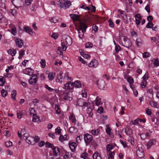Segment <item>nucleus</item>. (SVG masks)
<instances>
[{"label":"nucleus","instance_id":"42","mask_svg":"<svg viewBox=\"0 0 159 159\" xmlns=\"http://www.w3.org/2000/svg\"><path fill=\"white\" fill-rule=\"evenodd\" d=\"M93 47V44L91 43L88 42L85 44V47L86 48H90Z\"/></svg>","mask_w":159,"mask_h":159},{"label":"nucleus","instance_id":"52","mask_svg":"<svg viewBox=\"0 0 159 159\" xmlns=\"http://www.w3.org/2000/svg\"><path fill=\"white\" fill-rule=\"evenodd\" d=\"M83 138L82 135H80L78 136L76 139V141L77 143L80 142Z\"/></svg>","mask_w":159,"mask_h":159},{"label":"nucleus","instance_id":"29","mask_svg":"<svg viewBox=\"0 0 159 159\" xmlns=\"http://www.w3.org/2000/svg\"><path fill=\"white\" fill-rule=\"evenodd\" d=\"M72 155L71 153L66 152L63 156V159H68Z\"/></svg>","mask_w":159,"mask_h":159},{"label":"nucleus","instance_id":"50","mask_svg":"<svg viewBox=\"0 0 159 159\" xmlns=\"http://www.w3.org/2000/svg\"><path fill=\"white\" fill-rule=\"evenodd\" d=\"M30 115L34 116L35 115V110L33 108H30Z\"/></svg>","mask_w":159,"mask_h":159},{"label":"nucleus","instance_id":"38","mask_svg":"<svg viewBox=\"0 0 159 159\" xmlns=\"http://www.w3.org/2000/svg\"><path fill=\"white\" fill-rule=\"evenodd\" d=\"M108 153V159H114V152H111Z\"/></svg>","mask_w":159,"mask_h":159},{"label":"nucleus","instance_id":"6","mask_svg":"<svg viewBox=\"0 0 159 159\" xmlns=\"http://www.w3.org/2000/svg\"><path fill=\"white\" fill-rule=\"evenodd\" d=\"M52 149L54 156L57 157L60 155L61 150L58 147H54Z\"/></svg>","mask_w":159,"mask_h":159},{"label":"nucleus","instance_id":"36","mask_svg":"<svg viewBox=\"0 0 159 159\" xmlns=\"http://www.w3.org/2000/svg\"><path fill=\"white\" fill-rule=\"evenodd\" d=\"M153 64L155 66L157 67L159 66V60L158 58L154 59Z\"/></svg>","mask_w":159,"mask_h":159},{"label":"nucleus","instance_id":"21","mask_svg":"<svg viewBox=\"0 0 159 159\" xmlns=\"http://www.w3.org/2000/svg\"><path fill=\"white\" fill-rule=\"evenodd\" d=\"M94 102H95L96 105L97 106H99L102 104L101 99L98 96L96 97L95 100L94 101Z\"/></svg>","mask_w":159,"mask_h":159},{"label":"nucleus","instance_id":"5","mask_svg":"<svg viewBox=\"0 0 159 159\" xmlns=\"http://www.w3.org/2000/svg\"><path fill=\"white\" fill-rule=\"evenodd\" d=\"M38 77L36 75L33 74L30 79L29 80L28 82L30 84H34L37 82Z\"/></svg>","mask_w":159,"mask_h":159},{"label":"nucleus","instance_id":"25","mask_svg":"<svg viewBox=\"0 0 159 159\" xmlns=\"http://www.w3.org/2000/svg\"><path fill=\"white\" fill-rule=\"evenodd\" d=\"M72 39L69 36L67 37L64 41L68 46L70 45L72 43Z\"/></svg>","mask_w":159,"mask_h":159},{"label":"nucleus","instance_id":"9","mask_svg":"<svg viewBox=\"0 0 159 159\" xmlns=\"http://www.w3.org/2000/svg\"><path fill=\"white\" fill-rule=\"evenodd\" d=\"M68 144L71 151L72 152L75 151L77 146L76 143L72 141H70Z\"/></svg>","mask_w":159,"mask_h":159},{"label":"nucleus","instance_id":"15","mask_svg":"<svg viewBox=\"0 0 159 159\" xmlns=\"http://www.w3.org/2000/svg\"><path fill=\"white\" fill-rule=\"evenodd\" d=\"M25 130L24 129H22L21 131H19L18 132V135L19 138L22 139V138L24 139L25 135Z\"/></svg>","mask_w":159,"mask_h":159},{"label":"nucleus","instance_id":"4","mask_svg":"<svg viewBox=\"0 0 159 159\" xmlns=\"http://www.w3.org/2000/svg\"><path fill=\"white\" fill-rule=\"evenodd\" d=\"M84 141L87 145L92 142L93 139L92 136L88 134H84Z\"/></svg>","mask_w":159,"mask_h":159},{"label":"nucleus","instance_id":"32","mask_svg":"<svg viewBox=\"0 0 159 159\" xmlns=\"http://www.w3.org/2000/svg\"><path fill=\"white\" fill-rule=\"evenodd\" d=\"M136 44L138 47L141 46L143 44V41L140 38H138L136 40Z\"/></svg>","mask_w":159,"mask_h":159},{"label":"nucleus","instance_id":"24","mask_svg":"<svg viewBox=\"0 0 159 159\" xmlns=\"http://www.w3.org/2000/svg\"><path fill=\"white\" fill-rule=\"evenodd\" d=\"M93 159H102L100 154L98 152H96L93 155Z\"/></svg>","mask_w":159,"mask_h":159},{"label":"nucleus","instance_id":"63","mask_svg":"<svg viewBox=\"0 0 159 159\" xmlns=\"http://www.w3.org/2000/svg\"><path fill=\"white\" fill-rule=\"evenodd\" d=\"M19 8L20 9V10H25L26 9V7L23 4V6H21V5L18 6V9Z\"/></svg>","mask_w":159,"mask_h":159},{"label":"nucleus","instance_id":"31","mask_svg":"<svg viewBox=\"0 0 159 159\" xmlns=\"http://www.w3.org/2000/svg\"><path fill=\"white\" fill-rule=\"evenodd\" d=\"M16 91L15 90H13L12 91L11 93V98L13 100H15L16 99Z\"/></svg>","mask_w":159,"mask_h":159},{"label":"nucleus","instance_id":"10","mask_svg":"<svg viewBox=\"0 0 159 159\" xmlns=\"http://www.w3.org/2000/svg\"><path fill=\"white\" fill-rule=\"evenodd\" d=\"M156 140L155 139H150L147 144V147L148 149H149L152 146L156 145Z\"/></svg>","mask_w":159,"mask_h":159},{"label":"nucleus","instance_id":"39","mask_svg":"<svg viewBox=\"0 0 159 159\" xmlns=\"http://www.w3.org/2000/svg\"><path fill=\"white\" fill-rule=\"evenodd\" d=\"M128 141L130 142L132 145H134V138L132 136H129L128 138Z\"/></svg>","mask_w":159,"mask_h":159},{"label":"nucleus","instance_id":"20","mask_svg":"<svg viewBox=\"0 0 159 159\" xmlns=\"http://www.w3.org/2000/svg\"><path fill=\"white\" fill-rule=\"evenodd\" d=\"M73 84L71 82L67 83L64 85V89H72Z\"/></svg>","mask_w":159,"mask_h":159},{"label":"nucleus","instance_id":"44","mask_svg":"<svg viewBox=\"0 0 159 159\" xmlns=\"http://www.w3.org/2000/svg\"><path fill=\"white\" fill-rule=\"evenodd\" d=\"M153 24L151 22H149L146 25V27L147 28H151L153 27Z\"/></svg>","mask_w":159,"mask_h":159},{"label":"nucleus","instance_id":"28","mask_svg":"<svg viewBox=\"0 0 159 159\" xmlns=\"http://www.w3.org/2000/svg\"><path fill=\"white\" fill-rule=\"evenodd\" d=\"M7 52L8 54L11 56L13 57L14 56L16 53V50H7ZM14 58L12 57V60H13Z\"/></svg>","mask_w":159,"mask_h":159},{"label":"nucleus","instance_id":"57","mask_svg":"<svg viewBox=\"0 0 159 159\" xmlns=\"http://www.w3.org/2000/svg\"><path fill=\"white\" fill-rule=\"evenodd\" d=\"M45 88L47 89L50 92H52L53 91L54 89L48 86L47 84H45L44 85Z\"/></svg>","mask_w":159,"mask_h":159},{"label":"nucleus","instance_id":"37","mask_svg":"<svg viewBox=\"0 0 159 159\" xmlns=\"http://www.w3.org/2000/svg\"><path fill=\"white\" fill-rule=\"evenodd\" d=\"M113 148V146L112 145L108 144L106 148L107 150V153L110 152Z\"/></svg>","mask_w":159,"mask_h":159},{"label":"nucleus","instance_id":"17","mask_svg":"<svg viewBox=\"0 0 159 159\" xmlns=\"http://www.w3.org/2000/svg\"><path fill=\"white\" fill-rule=\"evenodd\" d=\"M102 127H99L97 129H92L91 130V134L93 135L94 136H97L100 133V128H102Z\"/></svg>","mask_w":159,"mask_h":159},{"label":"nucleus","instance_id":"40","mask_svg":"<svg viewBox=\"0 0 159 159\" xmlns=\"http://www.w3.org/2000/svg\"><path fill=\"white\" fill-rule=\"evenodd\" d=\"M61 45L62 50H66L68 46L64 41L61 43Z\"/></svg>","mask_w":159,"mask_h":159},{"label":"nucleus","instance_id":"41","mask_svg":"<svg viewBox=\"0 0 159 159\" xmlns=\"http://www.w3.org/2000/svg\"><path fill=\"white\" fill-rule=\"evenodd\" d=\"M69 120H71L72 123H73L76 120L75 117L72 114L69 117Z\"/></svg>","mask_w":159,"mask_h":159},{"label":"nucleus","instance_id":"43","mask_svg":"<svg viewBox=\"0 0 159 159\" xmlns=\"http://www.w3.org/2000/svg\"><path fill=\"white\" fill-rule=\"evenodd\" d=\"M70 17L72 19L74 20H76L78 18V15L74 14H71L70 15Z\"/></svg>","mask_w":159,"mask_h":159},{"label":"nucleus","instance_id":"54","mask_svg":"<svg viewBox=\"0 0 159 159\" xmlns=\"http://www.w3.org/2000/svg\"><path fill=\"white\" fill-rule=\"evenodd\" d=\"M33 116V119L32 120V121L33 122H36L39 120V119L37 116H36V115H34V116Z\"/></svg>","mask_w":159,"mask_h":159},{"label":"nucleus","instance_id":"13","mask_svg":"<svg viewBox=\"0 0 159 159\" xmlns=\"http://www.w3.org/2000/svg\"><path fill=\"white\" fill-rule=\"evenodd\" d=\"M98 65V61L95 59L92 60L89 64V66L90 67L93 68L96 67Z\"/></svg>","mask_w":159,"mask_h":159},{"label":"nucleus","instance_id":"19","mask_svg":"<svg viewBox=\"0 0 159 159\" xmlns=\"http://www.w3.org/2000/svg\"><path fill=\"white\" fill-rule=\"evenodd\" d=\"M136 24L139 25L140 23V21L142 20V17L139 14H137L135 16Z\"/></svg>","mask_w":159,"mask_h":159},{"label":"nucleus","instance_id":"58","mask_svg":"<svg viewBox=\"0 0 159 159\" xmlns=\"http://www.w3.org/2000/svg\"><path fill=\"white\" fill-rule=\"evenodd\" d=\"M139 119H137L134 120H133L131 121L132 124L134 125H137L139 124Z\"/></svg>","mask_w":159,"mask_h":159},{"label":"nucleus","instance_id":"47","mask_svg":"<svg viewBox=\"0 0 159 159\" xmlns=\"http://www.w3.org/2000/svg\"><path fill=\"white\" fill-rule=\"evenodd\" d=\"M64 79L66 80H71V78L69 77V73L68 72L66 73L64 75Z\"/></svg>","mask_w":159,"mask_h":159},{"label":"nucleus","instance_id":"45","mask_svg":"<svg viewBox=\"0 0 159 159\" xmlns=\"http://www.w3.org/2000/svg\"><path fill=\"white\" fill-rule=\"evenodd\" d=\"M1 94L3 97H6L7 94V92L5 91L4 89H3L1 91Z\"/></svg>","mask_w":159,"mask_h":159},{"label":"nucleus","instance_id":"62","mask_svg":"<svg viewBox=\"0 0 159 159\" xmlns=\"http://www.w3.org/2000/svg\"><path fill=\"white\" fill-rule=\"evenodd\" d=\"M103 108L102 107H99L97 110V112L100 113L103 112Z\"/></svg>","mask_w":159,"mask_h":159},{"label":"nucleus","instance_id":"1","mask_svg":"<svg viewBox=\"0 0 159 159\" xmlns=\"http://www.w3.org/2000/svg\"><path fill=\"white\" fill-rule=\"evenodd\" d=\"M79 29H77L79 37L80 39H82L84 36V33L86 31L87 26L84 23L81 22L79 25Z\"/></svg>","mask_w":159,"mask_h":159},{"label":"nucleus","instance_id":"53","mask_svg":"<svg viewBox=\"0 0 159 159\" xmlns=\"http://www.w3.org/2000/svg\"><path fill=\"white\" fill-rule=\"evenodd\" d=\"M4 83L5 81L4 80L2 76H0V86H3Z\"/></svg>","mask_w":159,"mask_h":159},{"label":"nucleus","instance_id":"46","mask_svg":"<svg viewBox=\"0 0 159 159\" xmlns=\"http://www.w3.org/2000/svg\"><path fill=\"white\" fill-rule=\"evenodd\" d=\"M150 104L152 107H157V104L156 102H155L153 101H151L150 102Z\"/></svg>","mask_w":159,"mask_h":159},{"label":"nucleus","instance_id":"34","mask_svg":"<svg viewBox=\"0 0 159 159\" xmlns=\"http://www.w3.org/2000/svg\"><path fill=\"white\" fill-rule=\"evenodd\" d=\"M80 157L84 159H89L88 155L86 152H84L81 155Z\"/></svg>","mask_w":159,"mask_h":159},{"label":"nucleus","instance_id":"56","mask_svg":"<svg viewBox=\"0 0 159 159\" xmlns=\"http://www.w3.org/2000/svg\"><path fill=\"white\" fill-rule=\"evenodd\" d=\"M25 54V52L24 50H21L19 52V56L18 58L19 59H20L22 58V57Z\"/></svg>","mask_w":159,"mask_h":159},{"label":"nucleus","instance_id":"11","mask_svg":"<svg viewBox=\"0 0 159 159\" xmlns=\"http://www.w3.org/2000/svg\"><path fill=\"white\" fill-rule=\"evenodd\" d=\"M137 155L139 158L141 159L143 157L144 158V153L142 148H139L136 151Z\"/></svg>","mask_w":159,"mask_h":159},{"label":"nucleus","instance_id":"14","mask_svg":"<svg viewBox=\"0 0 159 159\" xmlns=\"http://www.w3.org/2000/svg\"><path fill=\"white\" fill-rule=\"evenodd\" d=\"M105 82L102 80H99L97 82V85L100 89H103L105 87Z\"/></svg>","mask_w":159,"mask_h":159},{"label":"nucleus","instance_id":"22","mask_svg":"<svg viewBox=\"0 0 159 159\" xmlns=\"http://www.w3.org/2000/svg\"><path fill=\"white\" fill-rule=\"evenodd\" d=\"M16 46L19 48L21 47L23 45L22 41L19 39H16Z\"/></svg>","mask_w":159,"mask_h":159},{"label":"nucleus","instance_id":"59","mask_svg":"<svg viewBox=\"0 0 159 159\" xmlns=\"http://www.w3.org/2000/svg\"><path fill=\"white\" fill-rule=\"evenodd\" d=\"M107 128L106 129V131L107 134H108L111 132V128L109 127V126L108 125H107Z\"/></svg>","mask_w":159,"mask_h":159},{"label":"nucleus","instance_id":"26","mask_svg":"<svg viewBox=\"0 0 159 159\" xmlns=\"http://www.w3.org/2000/svg\"><path fill=\"white\" fill-rule=\"evenodd\" d=\"M126 134L129 135H131L133 133V130L130 128L126 127L125 129Z\"/></svg>","mask_w":159,"mask_h":159},{"label":"nucleus","instance_id":"18","mask_svg":"<svg viewBox=\"0 0 159 159\" xmlns=\"http://www.w3.org/2000/svg\"><path fill=\"white\" fill-rule=\"evenodd\" d=\"M33 70L30 67L27 68L24 70H23V72L24 73L28 75H31L33 73Z\"/></svg>","mask_w":159,"mask_h":159},{"label":"nucleus","instance_id":"16","mask_svg":"<svg viewBox=\"0 0 159 159\" xmlns=\"http://www.w3.org/2000/svg\"><path fill=\"white\" fill-rule=\"evenodd\" d=\"M25 114V110L17 111L16 113L17 117L18 118L20 119L22 118V116Z\"/></svg>","mask_w":159,"mask_h":159},{"label":"nucleus","instance_id":"64","mask_svg":"<svg viewBox=\"0 0 159 159\" xmlns=\"http://www.w3.org/2000/svg\"><path fill=\"white\" fill-rule=\"evenodd\" d=\"M46 145L48 147L51 148L52 149V148L54 147L53 144L49 143L48 142H46Z\"/></svg>","mask_w":159,"mask_h":159},{"label":"nucleus","instance_id":"60","mask_svg":"<svg viewBox=\"0 0 159 159\" xmlns=\"http://www.w3.org/2000/svg\"><path fill=\"white\" fill-rule=\"evenodd\" d=\"M127 80L130 84H133L134 83V80L132 77H129L128 78Z\"/></svg>","mask_w":159,"mask_h":159},{"label":"nucleus","instance_id":"12","mask_svg":"<svg viewBox=\"0 0 159 159\" xmlns=\"http://www.w3.org/2000/svg\"><path fill=\"white\" fill-rule=\"evenodd\" d=\"M63 72L61 71L57 75L56 81L57 82L61 83L64 81V78L62 76Z\"/></svg>","mask_w":159,"mask_h":159},{"label":"nucleus","instance_id":"35","mask_svg":"<svg viewBox=\"0 0 159 159\" xmlns=\"http://www.w3.org/2000/svg\"><path fill=\"white\" fill-rule=\"evenodd\" d=\"M77 129L74 127H71L69 129V131L71 133H74L77 132Z\"/></svg>","mask_w":159,"mask_h":159},{"label":"nucleus","instance_id":"8","mask_svg":"<svg viewBox=\"0 0 159 159\" xmlns=\"http://www.w3.org/2000/svg\"><path fill=\"white\" fill-rule=\"evenodd\" d=\"M24 139H25L26 142L30 144L34 145L35 144L34 137L32 136L27 137L25 136Z\"/></svg>","mask_w":159,"mask_h":159},{"label":"nucleus","instance_id":"2","mask_svg":"<svg viewBox=\"0 0 159 159\" xmlns=\"http://www.w3.org/2000/svg\"><path fill=\"white\" fill-rule=\"evenodd\" d=\"M58 5L61 8L66 9L71 5V2L67 0H57Z\"/></svg>","mask_w":159,"mask_h":159},{"label":"nucleus","instance_id":"33","mask_svg":"<svg viewBox=\"0 0 159 159\" xmlns=\"http://www.w3.org/2000/svg\"><path fill=\"white\" fill-rule=\"evenodd\" d=\"M74 85L75 87L79 88L81 87V84L79 80H77L74 82Z\"/></svg>","mask_w":159,"mask_h":159},{"label":"nucleus","instance_id":"51","mask_svg":"<svg viewBox=\"0 0 159 159\" xmlns=\"http://www.w3.org/2000/svg\"><path fill=\"white\" fill-rule=\"evenodd\" d=\"M146 114L148 115H150L151 114V111L150 107H148L146 109Z\"/></svg>","mask_w":159,"mask_h":159},{"label":"nucleus","instance_id":"48","mask_svg":"<svg viewBox=\"0 0 159 159\" xmlns=\"http://www.w3.org/2000/svg\"><path fill=\"white\" fill-rule=\"evenodd\" d=\"M6 147H8L12 146V142L10 141H6L5 143Z\"/></svg>","mask_w":159,"mask_h":159},{"label":"nucleus","instance_id":"27","mask_svg":"<svg viewBox=\"0 0 159 159\" xmlns=\"http://www.w3.org/2000/svg\"><path fill=\"white\" fill-rule=\"evenodd\" d=\"M80 55L82 56L85 59H89L90 57V56L88 54L84 53L83 51L80 52Z\"/></svg>","mask_w":159,"mask_h":159},{"label":"nucleus","instance_id":"23","mask_svg":"<svg viewBox=\"0 0 159 159\" xmlns=\"http://www.w3.org/2000/svg\"><path fill=\"white\" fill-rule=\"evenodd\" d=\"M24 30L27 33L30 35H32L33 33L32 29H31L28 26H25L24 27Z\"/></svg>","mask_w":159,"mask_h":159},{"label":"nucleus","instance_id":"30","mask_svg":"<svg viewBox=\"0 0 159 159\" xmlns=\"http://www.w3.org/2000/svg\"><path fill=\"white\" fill-rule=\"evenodd\" d=\"M55 73L54 72H50L48 75V78L49 80H53L55 77Z\"/></svg>","mask_w":159,"mask_h":159},{"label":"nucleus","instance_id":"3","mask_svg":"<svg viewBox=\"0 0 159 159\" xmlns=\"http://www.w3.org/2000/svg\"><path fill=\"white\" fill-rule=\"evenodd\" d=\"M63 95L64 99L66 100L70 101L72 99V94L71 92L64 91Z\"/></svg>","mask_w":159,"mask_h":159},{"label":"nucleus","instance_id":"55","mask_svg":"<svg viewBox=\"0 0 159 159\" xmlns=\"http://www.w3.org/2000/svg\"><path fill=\"white\" fill-rule=\"evenodd\" d=\"M143 58H147L150 56V54L148 52H145L143 54Z\"/></svg>","mask_w":159,"mask_h":159},{"label":"nucleus","instance_id":"49","mask_svg":"<svg viewBox=\"0 0 159 159\" xmlns=\"http://www.w3.org/2000/svg\"><path fill=\"white\" fill-rule=\"evenodd\" d=\"M10 11L13 16H15L17 14L16 10L15 9L10 10Z\"/></svg>","mask_w":159,"mask_h":159},{"label":"nucleus","instance_id":"61","mask_svg":"<svg viewBox=\"0 0 159 159\" xmlns=\"http://www.w3.org/2000/svg\"><path fill=\"white\" fill-rule=\"evenodd\" d=\"M40 64L41 66H42L43 68L45 67V61L44 59H42L40 61Z\"/></svg>","mask_w":159,"mask_h":159},{"label":"nucleus","instance_id":"7","mask_svg":"<svg viewBox=\"0 0 159 159\" xmlns=\"http://www.w3.org/2000/svg\"><path fill=\"white\" fill-rule=\"evenodd\" d=\"M77 105H78L79 106L82 107H86L88 105V104L82 98H80L78 99L76 102Z\"/></svg>","mask_w":159,"mask_h":159}]
</instances>
